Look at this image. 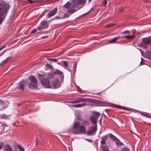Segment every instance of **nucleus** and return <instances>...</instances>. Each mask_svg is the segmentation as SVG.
Instances as JSON below:
<instances>
[{"instance_id":"nucleus-28","label":"nucleus","mask_w":151,"mask_h":151,"mask_svg":"<svg viewBox=\"0 0 151 151\" xmlns=\"http://www.w3.org/2000/svg\"><path fill=\"white\" fill-rule=\"evenodd\" d=\"M125 33H127L129 34H130V32L129 31L127 30L121 33V34L123 35H125Z\"/></svg>"},{"instance_id":"nucleus-58","label":"nucleus","mask_w":151,"mask_h":151,"mask_svg":"<svg viewBox=\"0 0 151 151\" xmlns=\"http://www.w3.org/2000/svg\"><path fill=\"white\" fill-rule=\"evenodd\" d=\"M123 9L122 10H120V11H122Z\"/></svg>"},{"instance_id":"nucleus-12","label":"nucleus","mask_w":151,"mask_h":151,"mask_svg":"<svg viewBox=\"0 0 151 151\" xmlns=\"http://www.w3.org/2000/svg\"><path fill=\"white\" fill-rule=\"evenodd\" d=\"M5 104L2 100L0 99V111L6 108Z\"/></svg>"},{"instance_id":"nucleus-46","label":"nucleus","mask_w":151,"mask_h":151,"mask_svg":"<svg viewBox=\"0 0 151 151\" xmlns=\"http://www.w3.org/2000/svg\"><path fill=\"white\" fill-rule=\"evenodd\" d=\"M149 0H144L145 2L146 3H149Z\"/></svg>"},{"instance_id":"nucleus-27","label":"nucleus","mask_w":151,"mask_h":151,"mask_svg":"<svg viewBox=\"0 0 151 151\" xmlns=\"http://www.w3.org/2000/svg\"><path fill=\"white\" fill-rule=\"evenodd\" d=\"M64 65L65 67H67L68 66V62L66 61H63L61 62Z\"/></svg>"},{"instance_id":"nucleus-50","label":"nucleus","mask_w":151,"mask_h":151,"mask_svg":"<svg viewBox=\"0 0 151 151\" xmlns=\"http://www.w3.org/2000/svg\"><path fill=\"white\" fill-rule=\"evenodd\" d=\"M48 36H45V37H41V39H43V38H46V37H47Z\"/></svg>"},{"instance_id":"nucleus-59","label":"nucleus","mask_w":151,"mask_h":151,"mask_svg":"<svg viewBox=\"0 0 151 151\" xmlns=\"http://www.w3.org/2000/svg\"><path fill=\"white\" fill-rule=\"evenodd\" d=\"M52 85H53V83H52Z\"/></svg>"},{"instance_id":"nucleus-44","label":"nucleus","mask_w":151,"mask_h":151,"mask_svg":"<svg viewBox=\"0 0 151 151\" xmlns=\"http://www.w3.org/2000/svg\"><path fill=\"white\" fill-rule=\"evenodd\" d=\"M2 22V18L0 16V23H1Z\"/></svg>"},{"instance_id":"nucleus-26","label":"nucleus","mask_w":151,"mask_h":151,"mask_svg":"<svg viewBox=\"0 0 151 151\" xmlns=\"http://www.w3.org/2000/svg\"><path fill=\"white\" fill-rule=\"evenodd\" d=\"M146 55L148 59L151 60V52L149 51L147 52Z\"/></svg>"},{"instance_id":"nucleus-17","label":"nucleus","mask_w":151,"mask_h":151,"mask_svg":"<svg viewBox=\"0 0 151 151\" xmlns=\"http://www.w3.org/2000/svg\"><path fill=\"white\" fill-rule=\"evenodd\" d=\"M107 136H105L102 138V139L101 141V145L105 144H106V141L107 139Z\"/></svg>"},{"instance_id":"nucleus-36","label":"nucleus","mask_w":151,"mask_h":151,"mask_svg":"<svg viewBox=\"0 0 151 151\" xmlns=\"http://www.w3.org/2000/svg\"><path fill=\"white\" fill-rule=\"evenodd\" d=\"M40 142V140L38 138H37L36 139V141H35V144L36 145H37L38 144H39Z\"/></svg>"},{"instance_id":"nucleus-20","label":"nucleus","mask_w":151,"mask_h":151,"mask_svg":"<svg viewBox=\"0 0 151 151\" xmlns=\"http://www.w3.org/2000/svg\"><path fill=\"white\" fill-rule=\"evenodd\" d=\"M71 5V3L69 1H68L63 6L64 8L66 9H69Z\"/></svg>"},{"instance_id":"nucleus-13","label":"nucleus","mask_w":151,"mask_h":151,"mask_svg":"<svg viewBox=\"0 0 151 151\" xmlns=\"http://www.w3.org/2000/svg\"><path fill=\"white\" fill-rule=\"evenodd\" d=\"M4 150L5 151H12V149L10 146L8 144L4 145Z\"/></svg>"},{"instance_id":"nucleus-11","label":"nucleus","mask_w":151,"mask_h":151,"mask_svg":"<svg viewBox=\"0 0 151 151\" xmlns=\"http://www.w3.org/2000/svg\"><path fill=\"white\" fill-rule=\"evenodd\" d=\"M28 87L29 88L31 89H38V86L37 84H35L34 83H29L28 84Z\"/></svg>"},{"instance_id":"nucleus-4","label":"nucleus","mask_w":151,"mask_h":151,"mask_svg":"<svg viewBox=\"0 0 151 151\" xmlns=\"http://www.w3.org/2000/svg\"><path fill=\"white\" fill-rule=\"evenodd\" d=\"M9 8V6L8 4H0V15H2L4 13L6 14Z\"/></svg>"},{"instance_id":"nucleus-54","label":"nucleus","mask_w":151,"mask_h":151,"mask_svg":"<svg viewBox=\"0 0 151 151\" xmlns=\"http://www.w3.org/2000/svg\"><path fill=\"white\" fill-rule=\"evenodd\" d=\"M3 49L1 47L0 48V51L2 50Z\"/></svg>"},{"instance_id":"nucleus-24","label":"nucleus","mask_w":151,"mask_h":151,"mask_svg":"<svg viewBox=\"0 0 151 151\" xmlns=\"http://www.w3.org/2000/svg\"><path fill=\"white\" fill-rule=\"evenodd\" d=\"M9 58H7L6 60H4L1 62L0 63V66H3L8 61Z\"/></svg>"},{"instance_id":"nucleus-51","label":"nucleus","mask_w":151,"mask_h":151,"mask_svg":"<svg viewBox=\"0 0 151 151\" xmlns=\"http://www.w3.org/2000/svg\"><path fill=\"white\" fill-rule=\"evenodd\" d=\"M93 10V9H92V8L91 9V10H90V11H89V12H90L91 10Z\"/></svg>"},{"instance_id":"nucleus-52","label":"nucleus","mask_w":151,"mask_h":151,"mask_svg":"<svg viewBox=\"0 0 151 151\" xmlns=\"http://www.w3.org/2000/svg\"><path fill=\"white\" fill-rule=\"evenodd\" d=\"M3 49L1 47L0 48V51L2 50Z\"/></svg>"},{"instance_id":"nucleus-19","label":"nucleus","mask_w":151,"mask_h":151,"mask_svg":"<svg viewBox=\"0 0 151 151\" xmlns=\"http://www.w3.org/2000/svg\"><path fill=\"white\" fill-rule=\"evenodd\" d=\"M120 38V37H115L114 39H112L111 40L109 41L108 42L109 43H114L116 41L117 39H118Z\"/></svg>"},{"instance_id":"nucleus-57","label":"nucleus","mask_w":151,"mask_h":151,"mask_svg":"<svg viewBox=\"0 0 151 151\" xmlns=\"http://www.w3.org/2000/svg\"><path fill=\"white\" fill-rule=\"evenodd\" d=\"M58 65H60V63H58Z\"/></svg>"},{"instance_id":"nucleus-6","label":"nucleus","mask_w":151,"mask_h":151,"mask_svg":"<svg viewBox=\"0 0 151 151\" xmlns=\"http://www.w3.org/2000/svg\"><path fill=\"white\" fill-rule=\"evenodd\" d=\"M97 128L96 126H93L89 128L88 130L86 132L87 135L90 136L93 134L96 131Z\"/></svg>"},{"instance_id":"nucleus-16","label":"nucleus","mask_w":151,"mask_h":151,"mask_svg":"<svg viewBox=\"0 0 151 151\" xmlns=\"http://www.w3.org/2000/svg\"><path fill=\"white\" fill-rule=\"evenodd\" d=\"M97 118L92 116H91L90 117V120L94 124H96L97 122Z\"/></svg>"},{"instance_id":"nucleus-5","label":"nucleus","mask_w":151,"mask_h":151,"mask_svg":"<svg viewBox=\"0 0 151 151\" xmlns=\"http://www.w3.org/2000/svg\"><path fill=\"white\" fill-rule=\"evenodd\" d=\"M48 23L46 21H42L40 24V25L37 27V29L39 31L43 30L47 27Z\"/></svg>"},{"instance_id":"nucleus-38","label":"nucleus","mask_w":151,"mask_h":151,"mask_svg":"<svg viewBox=\"0 0 151 151\" xmlns=\"http://www.w3.org/2000/svg\"><path fill=\"white\" fill-rule=\"evenodd\" d=\"M69 15L68 14H66L64 15V16L63 18H68L69 17Z\"/></svg>"},{"instance_id":"nucleus-8","label":"nucleus","mask_w":151,"mask_h":151,"mask_svg":"<svg viewBox=\"0 0 151 151\" xmlns=\"http://www.w3.org/2000/svg\"><path fill=\"white\" fill-rule=\"evenodd\" d=\"M57 9L54 8L52 10L50 11L48 14L47 16L49 18L55 15L57 13Z\"/></svg>"},{"instance_id":"nucleus-35","label":"nucleus","mask_w":151,"mask_h":151,"mask_svg":"<svg viewBox=\"0 0 151 151\" xmlns=\"http://www.w3.org/2000/svg\"><path fill=\"white\" fill-rule=\"evenodd\" d=\"M102 3L104 6H105L107 3V1L106 0H104L102 2Z\"/></svg>"},{"instance_id":"nucleus-18","label":"nucleus","mask_w":151,"mask_h":151,"mask_svg":"<svg viewBox=\"0 0 151 151\" xmlns=\"http://www.w3.org/2000/svg\"><path fill=\"white\" fill-rule=\"evenodd\" d=\"M86 103H84L82 104H78L76 105H74L73 106L76 108H80L86 105Z\"/></svg>"},{"instance_id":"nucleus-33","label":"nucleus","mask_w":151,"mask_h":151,"mask_svg":"<svg viewBox=\"0 0 151 151\" xmlns=\"http://www.w3.org/2000/svg\"><path fill=\"white\" fill-rule=\"evenodd\" d=\"M55 73L56 74H62V73L59 70H56L55 71Z\"/></svg>"},{"instance_id":"nucleus-30","label":"nucleus","mask_w":151,"mask_h":151,"mask_svg":"<svg viewBox=\"0 0 151 151\" xmlns=\"http://www.w3.org/2000/svg\"><path fill=\"white\" fill-rule=\"evenodd\" d=\"M122 151H130L129 149L127 147H125L122 149Z\"/></svg>"},{"instance_id":"nucleus-42","label":"nucleus","mask_w":151,"mask_h":151,"mask_svg":"<svg viewBox=\"0 0 151 151\" xmlns=\"http://www.w3.org/2000/svg\"><path fill=\"white\" fill-rule=\"evenodd\" d=\"M27 1L31 4H32L33 3V2L32 0H27Z\"/></svg>"},{"instance_id":"nucleus-7","label":"nucleus","mask_w":151,"mask_h":151,"mask_svg":"<svg viewBox=\"0 0 151 151\" xmlns=\"http://www.w3.org/2000/svg\"><path fill=\"white\" fill-rule=\"evenodd\" d=\"M89 99H88L80 97L74 101L73 102L75 103H78L80 102H89Z\"/></svg>"},{"instance_id":"nucleus-15","label":"nucleus","mask_w":151,"mask_h":151,"mask_svg":"<svg viewBox=\"0 0 151 151\" xmlns=\"http://www.w3.org/2000/svg\"><path fill=\"white\" fill-rule=\"evenodd\" d=\"M73 7H76L79 5V3L78 1H76V0H73L72 1Z\"/></svg>"},{"instance_id":"nucleus-43","label":"nucleus","mask_w":151,"mask_h":151,"mask_svg":"<svg viewBox=\"0 0 151 151\" xmlns=\"http://www.w3.org/2000/svg\"><path fill=\"white\" fill-rule=\"evenodd\" d=\"M141 62H140V65H141L143 64L142 63V60H143V59L142 58H141Z\"/></svg>"},{"instance_id":"nucleus-21","label":"nucleus","mask_w":151,"mask_h":151,"mask_svg":"<svg viewBox=\"0 0 151 151\" xmlns=\"http://www.w3.org/2000/svg\"><path fill=\"white\" fill-rule=\"evenodd\" d=\"M134 37V36L133 35H129L123 36L120 37V38H124L127 39H129L132 38Z\"/></svg>"},{"instance_id":"nucleus-10","label":"nucleus","mask_w":151,"mask_h":151,"mask_svg":"<svg viewBox=\"0 0 151 151\" xmlns=\"http://www.w3.org/2000/svg\"><path fill=\"white\" fill-rule=\"evenodd\" d=\"M27 83L26 81L24 80L20 82L19 83V86L18 87L19 89L22 91H24V85L25 84H26Z\"/></svg>"},{"instance_id":"nucleus-25","label":"nucleus","mask_w":151,"mask_h":151,"mask_svg":"<svg viewBox=\"0 0 151 151\" xmlns=\"http://www.w3.org/2000/svg\"><path fill=\"white\" fill-rule=\"evenodd\" d=\"M76 11V9H69L68 10V12L69 14H73Z\"/></svg>"},{"instance_id":"nucleus-47","label":"nucleus","mask_w":151,"mask_h":151,"mask_svg":"<svg viewBox=\"0 0 151 151\" xmlns=\"http://www.w3.org/2000/svg\"><path fill=\"white\" fill-rule=\"evenodd\" d=\"M6 47V45H3V46H2L1 47L2 49H3V48H5Z\"/></svg>"},{"instance_id":"nucleus-55","label":"nucleus","mask_w":151,"mask_h":151,"mask_svg":"<svg viewBox=\"0 0 151 151\" xmlns=\"http://www.w3.org/2000/svg\"><path fill=\"white\" fill-rule=\"evenodd\" d=\"M52 59H49L48 60L50 61H52Z\"/></svg>"},{"instance_id":"nucleus-34","label":"nucleus","mask_w":151,"mask_h":151,"mask_svg":"<svg viewBox=\"0 0 151 151\" xmlns=\"http://www.w3.org/2000/svg\"><path fill=\"white\" fill-rule=\"evenodd\" d=\"M0 117L2 118L6 119V115L5 114H3L1 115Z\"/></svg>"},{"instance_id":"nucleus-9","label":"nucleus","mask_w":151,"mask_h":151,"mask_svg":"<svg viewBox=\"0 0 151 151\" xmlns=\"http://www.w3.org/2000/svg\"><path fill=\"white\" fill-rule=\"evenodd\" d=\"M29 78L30 81L35 83L38 84V81L37 79L35 76L32 75L30 76L29 77Z\"/></svg>"},{"instance_id":"nucleus-2","label":"nucleus","mask_w":151,"mask_h":151,"mask_svg":"<svg viewBox=\"0 0 151 151\" xmlns=\"http://www.w3.org/2000/svg\"><path fill=\"white\" fill-rule=\"evenodd\" d=\"M37 77L40 80L43 86L47 88H50L51 87L50 81L48 78H44L43 75L40 74L38 75Z\"/></svg>"},{"instance_id":"nucleus-31","label":"nucleus","mask_w":151,"mask_h":151,"mask_svg":"<svg viewBox=\"0 0 151 151\" xmlns=\"http://www.w3.org/2000/svg\"><path fill=\"white\" fill-rule=\"evenodd\" d=\"M114 24H107L104 27L106 28V27H111L114 26Z\"/></svg>"},{"instance_id":"nucleus-29","label":"nucleus","mask_w":151,"mask_h":151,"mask_svg":"<svg viewBox=\"0 0 151 151\" xmlns=\"http://www.w3.org/2000/svg\"><path fill=\"white\" fill-rule=\"evenodd\" d=\"M78 3L79 4H82L85 2V0H78Z\"/></svg>"},{"instance_id":"nucleus-39","label":"nucleus","mask_w":151,"mask_h":151,"mask_svg":"<svg viewBox=\"0 0 151 151\" xmlns=\"http://www.w3.org/2000/svg\"><path fill=\"white\" fill-rule=\"evenodd\" d=\"M37 29H33L31 32L32 34H34L36 33L37 32Z\"/></svg>"},{"instance_id":"nucleus-41","label":"nucleus","mask_w":151,"mask_h":151,"mask_svg":"<svg viewBox=\"0 0 151 151\" xmlns=\"http://www.w3.org/2000/svg\"><path fill=\"white\" fill-rule=\"evenodd\" d=\"M52 61H53L54 62H58V60L57 59H55V58L52 59Z\"/></svg>"},{"instance_id":"nucleus-53","label":"nucleus","mask_w":151,"mask_h":151,"mask_svg":"<svg viewBox=\"0 0 151 151\" xmlns=\"http://www.w3.org/2000/svg\"><path fill=\"white\" fill-rule=\"evenodd\" d=\"M3 49L1 47L0 48V51L2 50Z\"/></svg>"},{"instance_id":"nucleus-37","label":"nucleus","mask_w":151,"mask_h":151,"mask_svg":"<svg viewBox=\"0 0 151 151\" xmlns=\"http://www.w3.org/2000/svg\"><path fill=\"white\" fill-rule=\"evenodd\" d=\"M47 65L51 69H53V66L51 65L48 64H47Z\"/></svg>"},{"instance_id":"nucleus-22","label":"nucleus","mask_w":151,"mask_h":151,"mask_svg":"<svg viewBox=\"0 0 151 151\" xmlns=\"http://www.w3.org/2000/svg\"><path fill=\"white\" fill-rule=\"evenodd\" d=\"M93 115L92 116L94 117H96L97 118H99L100 115V114L99 113L96 112H93Z\"/></svg>"},{"instance_id":"nucleus-49","label":"nucleus","mask_w":151,"mask_h":151,"mask_svg":"<svg viewBox=\"0 0 151 151\" xmlns=\"http://www.w3.org/2000/svg\"><path fill=\"white\" fill-rule=\"evenodd\" d=\"M102 93V92H101V93H96V95H100L101 93Z\"/></svg>"},{"instance_id":"nucleus-48","label":"nucleus","mask_w":151,"mask_h":151,"mask_svg":"<svg viewBox=\"0 0 151 151\" xmlns=\"http://www.w3.org/2000/svg\"><path fill=\"white\" fill-rule=\"evenodd\" d=\"M55 18H56L57 19H61V18L59 17L56 16L55 17Z\"/></svg>"},{"instance_id":"nucleus-60","label":"nucleus","mask_w":151,"mask_h":151,"mask_svg":"<svg viewBox=\"0 0 151 151\" xmlns=\"http://www.w3.org/2000/svg\"><path fill=\"white\" fill-rule=\"evenodd\" d=\"M54 86H55V85H54Z\"/></svg>"},{"instance_id":"nucleus-3","label":"nucleus","mask_w":151,"mask_h":151,"mask_svg":"<svg viewBox=\"0 0 151 151\" xmlns=\"http://www.w3.org/2000/svg\"><path fill=\"white\" fill-rule=\"evenodd\" d=\"M148 45L151 46V37L143 38L142 42L140 44V46L144 48L147 47Z\"/></svg>"},{"instance_id":"nucleus-14","label":"nucleus","mask_w":151,"mask_h":151,"mask_svg":"<svg viewBox=\"0 0 151 151\" xmlns=\"http://www.w3.org/2000/svg\"><path fill=\"white\" fill-rule=\"evenodd\" d=\"M109 135L110 138L113 141H119V139L112 134H109Z\"/></svg>"},{"instance_id":"nucleus-1","label":"nucleus","mask_w":151,"mask_h":151,"mask_svg":"<svg viewBox=\"0 0 151 151\" xmlns=\"http://www.w3.org/2000/svg\"><path fill=\"white\" fill-rule=\"evenodd\" d=\"M89 125L88 122L86 120L83 121L81 123L78 122H75L73 124L70 132L76 134H84L86 132L85 126Z\"/></svg>"},{"instance_id":"nucleus-45","label":"nucleus","mask_w":151,"mask_h":151,"mask_svg":"<svg viewBox=\"0 0 151 151\" xmlns=\"http://www.w3.org/2000/svg\"><path fill=\"white\" fill-rule=\"evenodd\" d=\"M86 140L90 142H92V140L89 139H86Z\"/></svg>"},{"instance_id":"nucleus-56","label":"nucleus","mask_w":151,"mask_h":151,"mask_svg":"<svg viewBox=\"0 0 151 151\" xmlns=\"http://www.w3.org/2000/svg\"><path fill=\"white\" fill-rule=\"evenodd\" d=\"M91 0H89V2H90Z\"/></svg>"},{"instance_id":"nucleus-32","label":"nucleus","mask_w":151,"mask_h":151,"mask_svg":"<svg viewBox=\"0 0 151 151\" xmlns=\"http://www.w3.org/2000/svg\"><path fill=\"white\" fill-rule=\"evenodd\" d=\"M117 142L116 143V144L117 145H118L119 146L122 145H123V143L122 142H119V141H117Z\"/></svg>"},{"instance_id":"nucleus-40","label":"nucleus","mask_w":151,"mask_h":151,"mask_svg":"<svg viewBox=\"0 0 151 151\" xmlns=\"http://www.w3.org/2000/svg\"><path fill=\"white\" fill-rule=\"evenodd\" d=\"M49 77L50 78H53L54 77V75L53 74L51 73L49 75Z\"/></svg>"},{"instance_id":"nucleus-23","label":"nucleus","mask_w":151,"mask_h":151,"mask_svg":"<svg viewBox=\"0 0 151 151\" xmlns=\"http://www.w3.org/2000/svg\"><path fill=\"white\" fill-rule=\"evenodd\" d=\"M101 148L103 151H109L108 147L106 145L102 146Z\"/></svg>"}]
</instances>
